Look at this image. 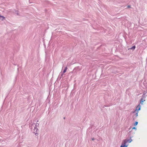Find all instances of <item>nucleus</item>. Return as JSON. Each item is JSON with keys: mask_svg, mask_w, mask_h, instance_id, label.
<instances>
[{"mask_svg": "<svg viewBox=\"0 0 147 147\" xmlns=\"http://www.w3.org/2000/svg\"><path fill=\"white\" fill-rule=\"evenodd\" d=\"M132 141V140L131 139H126L124 140L123 142V144H124L125 145L127 143H130Z\"/></svg>", "mask_w": 147, "mask_h": 147, "instance_id": "f257e3e1", "label": "nucleus"}, {"mask_svg": "<svg viewBox=\"0 0 147 147\" xmlns=\"http://www.w3.org/2000/svg\"><path fill=\"white\" fill-rule=\"evenodd\" d=\"M140 108H141L140 105H138L136 108V111H138L140 110Z\"/></svg>", "mask_w": 147, "mask_h": 147, "instance_id": "f03ea898", "label": "nucleus"}, {"mask_svg": "<svg viewBox=\"0 0 147 147\" xmlns=\"http://www.w3.org/2000/svg\"><path fill=\"white\" fill-rule=\"evenodd\" d=\"M14 12L17 16H19V11H18L16 10H14Z\"/></svg>", "mask_w": 147, "mask_h": 147, "instance_id": "7ed1b4c3", "label": "nucleus"}, {"mask_svg": "<svg viewBox=\"0 0 147 147\" xmlns=\"http://www.w3.org/2000/svg\"><path fill=\"white\" fill-rule=\"evenodd\" d=\"M5 19V18L3 16H1L0 15V20L3 21Z\"/></svg>", "mask_w": 147, "mask_h": 147, "instance_id": "20e7f679", "label": "nucleus"}, {"mask_svg": "<svg viewBox=\"0 0 147 147\" xmlns=\"http://www.w3.org/2000/svg\"><path fill=\"white\" fill-rule=\"evenodd\" d=\"M145 100H144L142 98L141 99V100H140V103L142 104L143 103V102H144V101H145Z\"/></svg>", "mask_w": 147, "mask_h": 147, "instance_id": "39448f33", "label": "nucleus"}, {"mask_svg": "<svg viewBox=\"0 0 147 147\" xmlns=\"http://www.w3.org/2000/svg\"><path fill=\"white\" fill-rule=\"evenodd\" d=\"M123 145H121L120 147H127V146L126 144H123Z\"/></svg>", "mask_w": 147, "mask_h": 147, "instance_id": "423d86ee", "label": "nucleus"}, {"mask_svg": "<svg viewBox=\"0 0 147 147\" xmlns=\"http://www.w3.org/2000/svg\"><path fill=\"white\" fill-rule=\"evenodd\" d=\"M67 69V67H65V69L64 70V71H63V73H65L66 72V70Z\"/></svg>", "mask_w": 147, "mask_h": 147, "instance_id": "0eeeda50", "label": "nucleus"}, {"mask_svg": "<svg viewBox=\"0 0 147 147\" xmlns=\"http://www.w3.org/2000/svg\"><path fill=\"white\" fill-rule=\"evenodd\" d=\"M135 48H136L135 46H133L130 49H131L134 50L135 49Z\"/></svg>", "mask_w": 147, "mask_h": 147, "instance_id": "6e6552de", "label": "nucleus"}, {"mask_svg": "<svg viewBox=\"0 0 147 147\" xmlns=\"http://www.w3.org/2000/svg\"><path fill=\"white\" fill-rule=\"evenodd\" d=\"M122 36L123 37H124L123 35V33H120L119 35V36Z\"/></svg>", "mask_w": 147, "mask_h": 147, "instance_id": "1a4fd4ad", "label": "nucleus"}, {"mask_svg": "<svg viewBox=\"0 0 147 147\" xmlns=\"http://www.w3.org/2000/svg\"><path fill=\"white\" fill-rule=\"evenodd\" d=\"M138 123V122H136L134 124V125H136Z\"/></svg>", "mask_w": 147, "mask_h": 147, "instance_id": "9d476101", "label": "nucleus"}, {"mask_svg": "<svg viewBox=\"0 0 147 147\" xmlns=\"http://www.w3.org/2000/svg\"><path fill=\"white\" fill-rule=\"evenodd\" d=\"M127 8H131V6L130 5H129L127 7Z\"/></svg>", "mask_w": 147, "mask_h": 147, "instance_id": "9b49d317", "label": "nucleus"}, {"mask_svg": "<svg viewBox=\"0 0 147 147\" xmlns=\"http://www.w3.org/2000/svg\"><path fill=\"white\" fill-rule=\"evenodd\" d=\"M132 129H136V127H134L132 128Z\"/></svg>", "mask_w": 147, "mask_h": 147, "instance_id": "f8f14e48", "label": "nucleus"}, {"mask_svg": "<svg viewBox=\"0 0 147 147\" xmlns=\"http://www.w3.org/2000/svg\"><path fill=\"white\" fill-rule=\"evenodd\" d=\"M136 116H138V113H137L136 114Z\"/></svg>", "mask_w": 147, "mask_h": 147, "instance_id": "ddd939ff", "label": "nucleus"}]
</instances>
